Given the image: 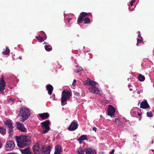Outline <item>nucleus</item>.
Instances as JSON below:
<instances>
[{"label":"nucleus","mask_w":154,"mask_h":154,"mask_svg":"<svg viewBox=\"0 0 154 154\" xmlns=\"http://www.w3.org/2000/svg\"><path fill=\"white\" fill-rule=\"evenodd\" d=\"M16 140L18 146L20 148L23 147L29 144L31 142V138L28 135H21L20 136H16Z\"/></svg>","instance_id":"obj_1"},{"label":"nucleus","mask_w":154,"mask_h":154,"mask_svg":"<svg viewBox=\"0 0 154 154\" xmlns=\"http://www.w3.org/2000/svg\"><path fill=\"white\" fill-rule=\"evenodd\" d=\"M89 16H92V14L91 13L85 12L81 13L78 18V23L79 24L80 23H82L84 20V23H90V20L89 18L87 17Z\"/></svg>","instance_id":"obj_2"},{"label":"nucleus","mask_w":154,"mask_h":154,"mask_svg":"<svg viewBox=\"0 0 154 154\" xmlns=\"http://www.w3.org/2000/svg\"><path fill=\"white\" fill-rule=\"evenodd\" d=\"M20 114L22 118L21 121L22 122L27 119L31 115L29 109L26 107H22L20 109Z\"/></svg>","instance_id":"obj_3"},{"label":"nucleus","mask_w":154,"mask_h":154,"mask_svg":"<svg viewBox=\"0 0 154 154\" xmlns=\"http://www.w3.org/2000/svg\"><path fill=\"white\" fill-rule=\"evenodd\" d=\"M70 92L69 91H66L64 90L62 92V97L61 99V103L62 105L63 106L67 100L70 98Z\"/></svg>","instance_id":"obj_4"},{"label":"nucleus","mask_w":154,"mask_h":154,"mask_svg":"<svg viewBox=\"0 0 154 154\" xmlns=\"http://www.w3.org/2000/svg\"><path fill=\"white\" fill-rule=\"evenodd\" d=\"M50 124V122L49 120H47L41 123L42 128L43 129H44V131L43 132V133H46L49 131L50 128L49 125Z\"/></svg>","instance_id":"obj_5"},{"label":"nucleus","mask_w":154,"mask_h":154,"mask_svg":"<svg viewBox=\"0 0 154 154\" xmlns=\"http://www.w3.org/2000/svg\"><path fill=\"white\" fill-rule=\"evenodd\" d=\"M6 83L5 81L4 76L2 75V78L0 79V93L2 94H4V91L5 89Z\"/></svg>","instance_id":"obj_6"},{"label":"nucleus","mask_w":154,"mask_h":154,"mask_svg":"<svg viewBox=\"0 0 154 154\" xmlns=\"http://www.w3.org/2000/svg\"><path fill=\"white\" fill-rule=\"evenodd\" d=\"M116 112V109L112 106L109 105L108 108V115L110 116H114Z\"/></svg>","instance_id":"obj_7"},{"label":"nucleus","mask_w":154,"mask_h":154,"mask_svg":"<svg viewBox=\"0 0 154 154\" xmlns=\"http://www.w3.org/2000/svg\"><path fill=\"white\" fill-rule=\"evenodd\" d=\"M78 127V124L75 122H72L68 129L70 131H73L76 130Z\"/></svg>","instance_id":"obj_8"},{"label":"nucleus","mask_w":154,"mask_h":154,"mask_svg":"<svg viewBox=\"0 0 154 154\" xmlns=\"http://www.w3.org/2000/svg\"><path fill=\"white\" fill-rule=\"evenodd\" d=\"M15 144L14 141H9L7 142L5 147L8 150H12L14 147Z\"/></svg>","instance_id":"obj_9"},{"label":"nucleus","mask_w":154,"mask_h":154,"mask_svg":"<svg viewBox=\"0 0 154 154\" xmlns=\"http://www.w3.org/2000/svg\"><path fill=\"white\" fill-rule=\"evenodd\" d=\"M16 127L21 131L25 132L26 131V128L24 127V125L20 122H17L16 123Z\"/></svg>","instance_id":"obj_10"},{"label":"nucleus","mask_w":154,"mask_h":154,"mask_svg":"<svg viewBox=\"0 0 154 154\" xmlns=\"http://www.w3.org/2000/svg\"><path fill=\"white\" fill-rule=\"evenodd\" d=\"M98 86V84L94 85L93 86H92L91 88H89L90 91L91 92L94 93V94H97L100 91L97 88Z\"/></svg>","instance_id":"obj_11"},{"label":"nucleus","mask_w":154,"mask_h":154,"mask_svg":"<svg viewBox=\"0 0 154 154\" xmlns=\"http://www.w3.org/2000/svg\"><path fill=\"white\" fill-rule=\"evenodd\" d=\"M83 83L84 85H92L93 86L95 84H97L96 82L95 81L91 80L89 78L87 79L86 81H85L83 82Z\"/></svg>","instance_id":"obj_12"},{"label":"nucleus","mask_w":154,"mask_h":154,"mask_svg":"<svg viewBox=\"0 0 154 154\" xmlns=\"http://www.w3.org/2000/svg\"><path fill=\"white\" fill-rule=\"evenodd\" d=\"M140 108L143 109H146L150 108V106L146 100H145L141 103Z\"/></svg>","instance_id":"obj_13"},{"label":"nucleus","mask_w":154,"mask_h":154,"mask_svg":"<svg viewBox=\"0 0 154 154\" xmlns=\"http://www.w3.org/2000/svg\"><path fill=\"white\" fill-rule=\"evenodd\" d=\"M39 116L42 120H44L48 119L50 116L48 113L46 112L39 114Z\"/></svg>","instance_id":"obj_14"},{"label":"nucleus","mask_w":154,"mask_h":154,"mask_svg":"<svg viewBox=\"0 0 154 154\" xmlns=\"http://www.w3.org/2000/svg\"><path fill=\"white\" fill-rule=\"evenodd\" d=\"M51 148L49 146L42 148V153L43 154H50Z\"/></svg>","instance_id":"obj_15"},{"label":"nucleus","mask_w":154,"mask_h":154,"mask_svg":"<svg viewBox=\"0 0 154 154\" xmlns=\"http://www.w3.org/2000/svg\"><path fill=\"white\" fill-rule=\"evenodd\" d=\"M47 90L48 91V93L49 95H51L53 90V87L50 84H48L46 86Z\"/></svg>","instance_id":"obj_16"},{"label":"nucleus","mask_w":154,"mask_h":154,"mask_svg":"<svg viewBox=\"0 0 154 154\" xmlns=\"http://www.w3.org/2000/svg\"><path fill=\"white\" fill-rule=\"evenodd\" d=\"M85 150L86 154H96V151L91 148L86 149Z\"/></svg>","instance_id":"obj_17"},{"label":"nucleus","mask_w":154,"mask_h":154,"mask_svg":"<svg viewBox=\"0 0 154 154\" xmlns=\"http://www.w3.org/2000/svg\"><path fill=\"white\" fill-rule=\"evenodd\" d=\"M84 140H86L87 141L88 140L87 136L85 135H82L80 136V138L78 139V140L79 141L80 143H82V142Z\"/></svg>","instance_id":"obj_18"},{"label":"nucleus","mask_w":154,"mask_h":154,"mask_svg":"<svg viewBox=\"0 0 154 154\" xmlns=\"http://www.w3.org/2000/svg\"><path fill=\"white\" fill-rule=\"evenodd\" d=\"M5 124L9 128H14L12 125V121L10 120H7L4 122Z\"/></svg>","instance_id":"obj_19"},{"label":"nucleus","mask_w":154,"mask_h":154,"mask_svg":"<svg viewBox=\"0 0 154 154\" xmlns=\"http://www.w3.org/2000/svg\"><path fill=\"white\" fill-rule=\"evenodd\" d=\"M32 149L35 153L36 154L38 153L39 146L38 145H34Z\"/></svg>","instance_id":"obj_20"},{"label":"nucleus","mask_w":154,"mask_h":154,"mask_svg":"<svg viewBox=\"0 0 154 154\" xmlns=\"http://www.w3.org/2000/svg\"><path fill=\"white\" fill-rule=\"evenodd\" d=\"M23 154H32L29 148H26L21 151Z\"/></svg>","instance_id":"obj_21"},{"label":"nucleus","mask_w":154,"mask_h":154,"mask_svg":"<svg viewBox=\"0 0 154 154\" xmlns=\"http://www.w3.org/2000/svg\"><path fill=\"white\" fill-rule=\"evenodd\" d=\"M0 133L3 135L6 133V129L3 127H0Z\"/></svg>","instance_id":"obj_22"},{"label":"nucleus","mask_w":154,"mask_h":154,"mask_svg":"<svg viewBox=\"0 0 154 154\" xmlns=\"http://www.w3.org/2000/svg\"><path fill=\"white\" fill-rule=\"evenodd\" d=\"M138 79L140 82H143L145 79V77L141 74H139L138 77Z\"/></svg>","instance_id":"obj_23"},{"label":"nucleus","mask_w":154,"mask_h":154,"mask_svg":"<svg viewBox=\"0 0 154 154\" xmlns=\"http://www.w3.org/2000/svg\"><path fill=\"white\" fill-rule=\"evenodd\" d=\"M115 122L117 126L119 127L122 125V123L121 122L120 120L118 119H115Z\"/></svg>","instance_id":"obj_24"},{"label":"nucleus","mask_w":154,"mask_h":154,"mask_svg":"<svg viewBox=\"0 0 154 154\" xmlns=\"http://www.w3.org/2000/svg\"><path fill=\"white\" fill-rule=\"evenodd\" d=\"M60 153L61 152V146L59 145H57L55 147V151Z\"/></svg>","instance_id":"obj_25"},{"label":"nucleus","mask_w":154,"mask_h":154,"mask_svg":"<svg viewBox=\"0 0 154 154\" xmlns=\"http://www.w3.org/2000/svg\"><path fill=\"white\" fill-rule=\"evenodd\" d=\"M77 152V154H84V149L80 147L79 148L78 151Z\"/></svg>","instance_id":"obj_26"},{"label":"nucleus","mask_w":154,"mask_h":154,"mask_svg":"<svg viewBox=\"0 0 154 154\" xmlns=\"http://www.w3.org/2000/svg\"><path fill=\"white\" fill-rule=\"evenodd\" d=\"M9 128V136L11 137L13 136V128Z\"/></svg>","instance_id":"obj_27"},{"label":"nucleus","mask_w":154,"mask_h":154,"mask_svg":"<svg viewBox=\"0 0 154 154\" xmlns=\"http://www.w3.org/2000/svg\"><path fill=\"white\" fill-rule=\"evenodd\" d=\"M50 46V45H45V49L46 51H49L52 50V48H48Z\"/></svg>","instance_id":"obj_28"},{"label":"nucleus","mask_w":154,"mask_h":154,"mask_svg":"<svg viewBox=\"0 0 154 154\" xmlns=\"http://www.w3.org/2000/svg\"><path fill=\"white\" fill-rule=\"evenodd\" d=\"M10 52V50L8 48H6L5 51L2 52V54L4 55H7L9 54Z\"/></svg>","instance_id":"obj_29"},{"label":"nucleus","mask_w":154,"mask_h":154,"mask_svg":"<svg viewBox=\"0 0 154 154\" xmlns=\"http://www.w3.org/2000/svg\"><path fill=\"white\" fill-rule=\"evenodd\" d=\"M146 115L148 117H151L153 116L152 113L151 112H147Z\"/></svg>","instance_id":"obj_30"},{"label":"nucleus","mask_w":154,"mask_h":154,"mask_svg":"<svg viewBox=\"0 0 154 154\" xmlns=\"http://www.w3.org/2000/svg\"><path fill=\"white\" fill-rule=\"evenodd\" d=\"M36 38L38 40H40V42H42L43 40V38L40 36H36Z\"/></svg>","instance_id":"obj_31"},{"label":"nucleus","mask_w":154,"mask_h":154,"mask_svg":"<svg viewBox=\"0 0 154 154\" xmlns=\"http://www.w3.org/2000/svg\"><path fill=\"white\" fill-rule=\"evenodd\" d=\"M83 69L81 67H79L78 69H77L75 70V72H79L80 71H82V70Z\"/></svg>","instance_id":"obj_32"},{"label":"nucleus","mask_w":154,"mask_h":154,"mask_svg":"<svg viewBox=\"0 0 154 154\" xmlns=\"http://www.w3.org/2000/svg\"><path fill=\"white\" fill-rule=\"evenodd\" d=\"M76 82V80L74 79L73 80V82L72 84V85L73 86H75Z\"/></svg>","instance_id":"obj_33"},{"label":"nucleus","mask_w":154,"mask_h":154,"mask_svg":"<svg viewBox=\"0 0 154 154\" xmlns=\"http://www.w3.org/2000/svg\"><path fill=\"white\" fill-rule=\"evenodd\" d=\"M143 42V40L142 38H140V39H137V42H138V43H142Z\"/></svg>","instance_id":"obj_34"},{"label":"nucleus","mask_w":154,"mask_h":154,"mask_svg":"<svg viewBox=\"0 0 154 154\" xmlns=\"http://www.w3.org/2000/svg\"><path fill=\"white\" fill-rule=\"evenodd\" d=\"M134 2V0H132L131 1L130 5L131 6H132L133 5V4Z\"/></svg>","instance_id":"obj_35"},{"label":"nucleus","mask_w":154,"mask_h":154,"mask_svg":"<svg viewBox=\"0 0 154 154\" xmlns=\"http://www.w3.org/2000/svg\"><path fill=\"white\" fill-rule=\"evenodd\" d=\"M115 151V150L113 149H112V151L109 152V154H113L114 153Z\"/></svg>","instance_id":"obj_36"},{"label":"nucleus","mask_w":154,"mask_h":154,"mask_svg":"<svg viewBox=\"0 0 154 154\" xmlns=\"http://www.w3.org/2000/svg\"><path fill=\"white\" fill-rule=\"evenodd\" d=\"M92 130L93 131H94L95 132H96V130H97V128L96 127H94L93 128Z\"/></svg>","instance_id":"obj_37"},{"label":"nucleus","mask_w":154,"mask_h":154,"mask_svg":"<svg viewBox=\"0 0 154 154\" xmlns=\"http://www.w3.org/2000/svg\"><path fill=\"white\" fill-rule=\"evenodd\" d=\"M139 34L138 35V37H139V38H142V39H143V38L142 37V36L140 35V32L139 31H138V32Z\"/></svg>","instance_id":"obj_38"},{"label":"nucleus","mask_w":154,"mask_h":154,"mask_svg":"<svg viewBox=\"0 0 154 154\" xmlns=\"http://www.w3.org/2000/svg\"><path fill=\"white\" fill-rule=\"evenodd\" d=\"M71 19V18H67L66 19V20L69 22Z\"/></svg>","instance_id":"obj_39"},{"label":"nucleus","mask_w":154,"mask_h":154,"mask_svg":"<svg viewBox=\"0 0 154 154\" xmlns=\"http://www.w3.org/2000/svg\"><path fill=\"white\" fill-rule=\"evenodd\" d=\"M54 154H60V153L55 151Z\"/></svg>","instance_id":"obj_40"},{"label":"nucleus","mask_w":154,"mask_h":154,"mask_svg":"<svg viewBox=\"0 0 154 154\" xmlns=\"http://www.w3.org/2000/svg\"><path fill=\"white\" fill-rule=\"evenodd\" d=\"M129 9H130V10L131 11H133V9L132 8H129Z\"/></svg>","instance_id":"obj_41"},{"label":"nucleus","mask_w":154,"mask_h":154,"mask_svg":"<svg viewBox=\"0 0 154 154\" xmlns=\"http://www.w3.org/2000/svg\"><path fill=\"white\" fill-rule=\"evenodd\" d=\"M7 154H17L14 153H8Z\"/></svg>","instance_id":"obj_42"},{"label":"nucleus","mask_w":154,"mask_h":154,"mask_svg":"<svg viewBox=\"0 0 154 154\" xmlns=\"http://www.w3.org/2000/svg\"><path fill=\"white\" fill-rule=\"evenodd\" d=\"M2 146V145L1 144V143L0 142V148H1Z\"/></svg>","instance_id":"obj_43"},{"label":"nucleus","mask_w":154,"mask_h":154,"mask_svg":"<svg viewBox=\"0 0 154 154\" xmlns=\"http://www.w3.org/2000/svg\"><path fill=\"white\" fill-rule=\"evenodd\" d=\"M138 115L139 116H140L141 115V114L140 113H138Z\"/></svg>","instance_id":"obj_44"},{"label":"nucleus","mask_w":154,"mask_h":154,"mask_svg":"<svg viewBox=\"0 0 154 154\" xmlns=\"http://www.w3.org/2000/svg\"><path fill=\"white\" fill-rule=\"evenodd\" d=\"M22 57H21V56H20V57H19V59H20V60L21 59H22Z\"/></svg>","instance_id":"obj_45"},{"label":"nucleus","mask_w":154,"mask_h":154,"mask_svg":"<svg viewBox=\"0 0 154 154\" xmlns=\"http://www.w3.org/2000/svg\"><path fill=\"white\" fill-rule=\"evenodd\" d=\"M47 44L46 42H45L43 43L44 44Z\"/></svg>","instance_id":"obj_46"},{"label":"nucleus","mask_w":154,"mask_h":154,"mask_svg":"<svg viewBox=\"0 0 154 154\" xmlns=\"http://www.w3.org/2000/svg\"><path fill=\"white\" fill-rule=\"evenodd\" d=\"M131 85H128V87H129H129H131Z\"/></svg>","instance_id":"obj_47"},{"label":"nucleus","mask_w":154,"mask_h":154,"mask_svg":"<svg viewBox=\"0 0 154 154\" xmlns=\"http://www.w3.org/2000/svg\"><path fill=\"white\" fill-rule=\"evenodd\" d=\"M141 118V117H140V118L139 119V120H140Z\"/></svg>","instance_id":"obj_48"},{"label":"nucleus","mask_w":154,"mask_h":154,"mask_svg":"<svg viewBox=\"0 0 154 154\" xmlns=\"http://www.w3.org/2000/svg\"><path fill=\"white\" fill-rule=\"evenodd\" d=\"M14 99H13V100H11H11H12L13 102H14Z\"/></svg>","instance_id":"obj_49"},{"label":"nucleus","mask_w":154,"mask_h":154,"mask_svg":"<svg viewBox=\"0 0 154 154\" xmlns=\"http://www.w3.org/2000/svg\"><path fill=\"white\" fill-rule=\"evenodd\" d=\"M152 144H153V140H152Z\"/></svg>","instance_id":"obj_50"},{"label":"nucleus","mask_w":154,"mask_h":154,"mask_svg":"<svg viewBox=\"0 0 154 154\" xmlns=\"http://www.w3.org/2000/svg\"><path fill=\"white\" fill-rule=\"evenodd\" d=\"M138 44L139 43H138V42H137V44H136L138 46Z\"/></svg>","instance_id":"obj_51"},{"label":"nucleus","mask_w":154,"mask_h":154,"mask_svg":"<svg viewBox=\"0 0 154 154\" xmlns=\"http://www.w3.org/2000/svg\"><path fill=\"white\" fill-rule=\"evenodd\" d=\"M132 89H130V91H132Z\"/></svg>","instance_id":"obj_52"},{"label":"nucleus","mask_w":154,"mask_h":154,"mask_svg":"<svg viewBox=\"0 0 154 154\" xmlns=\"http://www.w3.org/2000/svg\"><path fill=\"white\" fill-rule=\"evenodd\" d=\"M139 91H138L137 92L138 94H139L140 93H139Z\"/></svg>","instance_id":"obj_53"},{"label":"nucleus","mask_w":154,"mask_h":154,"mask_svg":"<svg viewBox=\"0 0 154 154\" xmlns=\"http://www.w3.org/2000/svg\"><path fill=\"white\" fill-rule=\"evenodd\" d=\"M76 93H77V94H78V93H76Z\"/></svg>","instance_id":"obj_54"},{"label":"nucleus","mask_w":154,"mask_h":154,"mask_svg":"<svg viewBox=\"0 0 154 154\" xmlns=\"http://www.w3.org/2000/svg\"><path fill=\"white\" fill-rule=\"evenodd\" d=\"M153 112H154V110H153Z\"/></svg>","instance_id":"obj_55"},{"label":"nucleus","mask_w":154,"mask_h":154,"mask_svg":"<svg viewBox=\"0 0 154 154\" xmlns=\"http://www.w3.org/2000/svg\"><path fill=\"white\" fill-rule=\"evenodd\" d=\"M140 103V102H139V104Z\"/></svg>","instance_id":"obj_56"}]
</instances>
